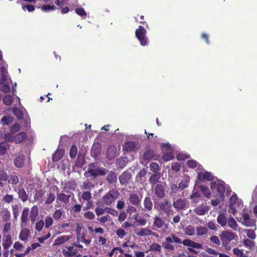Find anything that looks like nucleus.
Listing matches in <instances>:
<instances>
[{"mask_svg":"<svg viewBox=\"0 0 257 257\" xmlns=\"http://www.w3.org/2000/svg\"><path fill=\"white\" fill-rule=\"evenodd\" d=\"M108 170L105 168L100 167L96 163L90 164L84 175L86 177H93L96 178L99 176H104Z\"/></svg>","mask_w":257,"mask_h":257,"instance_id":"nucleus-1","label":"nucleus"},{"mask_svg":"<svg viewBox=\"0 0 257 257\" xmlns=\"http://www.w3.org/2000/svg\"><path fill=\"white\" fill-rule=\"evenodd\" d=\"M172 205L167 199L162 201H155L154 208L159 211H162L167 215H170L172 212Z\"/></svg>","mask_w":257,"mask_h":257,"instance_id":"nucleus-2","label":"nucleus"},{"mask_svg":"<svg viewBox=\"0 0 257 257\" xmlns=\"http://www.w3.org/2000/svg\"><path fill=\"white\" fill-rule=\"evenodd\" d=\"M147 31L142 26H139V28L135 31V35L138 39L141 45L145 46L148 43V39L146 36Z\"/></svg>","mask_w":257,"mask_h":257,"instance_id":"nucleus-3","label":"nucleus"},{"mask_svg":"<svg viewBox=\"0 0 257 257\" xmlns=\"http://www.w3.org/2000/svg\"><path fill=\"white\" fill-rule=\"evenodd\" d=\"M242 206V203L241 201L237 200V197L236 194L232 195L229 201V208L232 213L234 214L237 212L236 208Z\"/></svg>","mask_w":257,"mask_h":257,"instance_id":"nucleus-4","label":"nucleus"},{"mask_svg":"<svg viewBox=\"0 0 257 257\" xmlns=\"http://www.w3.org/2000/svg\"><path fill=\"white\" fill-rule=\"evenodd\" d=\"M116 199V192L115 191H109L101 198L102 202L107 206H110Z\"/></svg>","mask_w":257,"mask_h":257,"instance_id":"nucleus-5","label":"nucleus"},{"mask_svg":"<svg viewBox=\"0 0 257 257\" xmlns=\"http://www.w3.org/2000/svg\"><path fill=\"white\" fill-rule=\"evenodd\" d=\"M237 236L233 233L228 231H223L220 235L221 240L222 242V245L226 246L230 241L234 239Z\"/></svg>","mask_w":257,"mask_h":257,"instance_id":"nucleus-6","label":"nucleus"},{"mask_svg":"<svg viewBox=\"0 0 257 257\" xmlns=\"http://www.w3.org/2000/svg\"><path fill=\"white\" fill-rule=\"evenodd\" d=\"M127 203L135 206L139 207L141 205V199L139 198V197L137 194L131 193L128 195Z\"/></svg>","mask_w":257,"mask_h":257,"instance_id":"nucleus-7","label":"nucleus"},{"mask_svg":"<svg viewBox=\"0 0 257 257\" xmlns=\"http://www.w3.org/2000/svg\"><path fill=\"white\" fill-rule=\"evenodd\" d=\"M173 207L177 210H184L188 207V202L185 199H173Z\"/></svg>","mask_w":257,"mask_h":257,"instance_id":"nucleus-8","label":"nucleus"},{"mask_svg":"<svg viewBox=\"0 0 257 257\" xmlns=\"http://www.w3.org/2000/svg\"><path fill=\"white\" fill-rule=\"evenodd\" d=\"M209 210V206L206 202L199 205L194 209V212L198 215H204Z\"/></svg>","mask_w":257,"mask_h":257,"instance_id":"nucleus-9","label":"nucleus"},{"mask_svg":"<svg viewBox=\"0 0 257 257\" xmlns=\"http://www.w3.org/2000/svg\"><path fill=\"white\" fill-rule=\"evenodd\" d=\"M154 193L159 199H163L165 196V190L163 183L157 184L154 188Z\"/></svg>","mask_w":257,"mask_h":257,"instance_id":"nucleus-10","label":"nucleus"},{"mask_svg":"<svg viewBox=\"0 0 257 257\" xmlns=\"http://www.w3.org/2000/svg\"><path fill=\"white\" fill-rule=\"evenodd\" d=\"M29 209L27 207H25L23 209L22 214L21 217V223L20 226L21 228L25 227L29 223Z\"/></svg>","mask_w":257,"mask_h":257,"instance_id":"nucleus-11","label":"nucleus"},{"mask_svg":"<svg viewBox=\"0 0 257 257\" xmlns=\"http://www.w3.org/2000/svg\"><path fill=\"white\" fill-rule=\"evenodd\" d=\"M132 176V173L128 170L123 172L119 177L120 184L126 185L129 183Z\"/></svg>","mask_w":257,"mask_h":257,"instance_id":"nucleus-12","label":"nucleus"},{"mask_svg":"<svg viewBox=\"0 0 257 257\" xmlns=\"http://www.w3.org/2000/svg\"><path fill=\"white\" fill-rule=\"evenodd\" d=\"M143 206L142 208V211H151L152 210L153 204L150 197L146 196L145 197L143 201Z\"/></svg>","mask_w":257,"mask_h":257,"instance_id":"nucleus-13","label":"nucleus"},{"mask_svg":"<svg viewBox=\"0 0 257 257\" xmlns=\"http://www.w3.org/2000/svg\"><path fill=\"white\" fill-rule=\"evenodd\" d=\"M101 152V146L98 143H94L91 147L90 154L91 157L96 158L99 156Z\"/></svg>","mask_w":257,"mask_h":257,"instance_id":"nucleus-14","label":"nucleus"},{"mask_svg":"<svg viewBox=\"0 0 257 257\" xmlns=\"http://www.w3.org/2000/svg\"><path fill=\"white\" fill-rule=\"evenodd\" d=\"M117 156L116 147L114 145L110 146L106 151V157L108 160H112Z\"/></svg>","mask_w":257,"mask_h":257,"instance_id":"nucleus-15","label":"nucleus"},{"mask_svg":"<svg viewBox=\"0 0 257 257\" xmlns=\"http://www.w3.org/2000/svg\"><path fill=\"white\" fill-rule=\"evenodd\" d=\"M14 190L16 192H17L18 197L22 201L25 202L27 201L28 199V194L27 193L24 188H18L17 190L15 189Z\"/></svg>","mask_w":257,"mask_h":257,"instance_id":"nucleus-16","label":"nucleus"},{"mask_svg":"<svg viewBox=\"0 0 257 257\" xmlns=\"http://www.w3.org/2000/svg\"><path fill=\"white\" fill-rule=\"evenodd\" d=\"M25 157L24 155L17 156L14 159V163L15 166L17 168H22L25 164Z\"/></svg>","mask_w":257,"mask_h":257,"instance_id":"nucleus-17","label":"nucleus"},{"mask_svg":"<svg viewBox=\"0 0 257 257\" xmlns=\"http://www.w3.org/2000/svg\"><path fill=\"white\" fill-rule=\"evenodd\" d=\"M139 148V145L134 142H128L125 144L123 149L126 151H135Z\"/></svg>","mask_w":257,"mask_h":257,"instance_id":"nucleus-18","label":"nucleus"},{"mask_svg":"<svg viewBox=\"0 0 257 257\" xmlns=\"http://www.w3.org/2000/svg\"><path fill=\"white\" fill-rule=\"evenodd\" d=\"M161 173H154L151 175L149 178V182L152 188L157 185V183L160 182L159 180L161 178Z\"/></svg>","mask_w":257,"mask_h":257,"instance_id":"nucleus-19","label":"nucleus"},{"mask_svg":"<svg viewBox=\"0 0 257 257\" xmlns=\"http://www.w3.org/2000/svg\"><path fill=\"white\" fill-rule=\"evenodd\" d=\"M182 243L185 246H190L194 248L200 249L202 248L201 244L195 242L189 239L184 240Z\"/></svg>","mask_w":257,"mask_h":257,"instance_id":"nucleus-20","label":"nucleus"},{"mask_svg":"<svg viewBox=\"0 0 257 257\" xmlns=\"http://www.w3.org/2000/svg\"><path fill=\"white\" fill-rule=\"evenodd\" d=\"M197 177L201 181L206 179L208 181H213L214 179V176L210 173L208 172L198 173Z\"/></svg>","mask_w":257,"mask_h":257,"instance_id":"nucleus-21","label":"nucleus"},{"mask_svg":"<svg viewBox=\"0 0 257 257\" xmlns=\"http://www.w3.org/2000/svg\"><path fill=\"white\" fill-rule=\"evenodd\" d=\"M38 214L39 210L38 206L36 205L33 206L30 213V219L32 223H34L36 220Z\"/></svg>","mask_w":257,"mask_h":257,"instance_id":"nucleus-22","label":"nucleus"},{"mask_svg":"<svg viewBox=\"0 0 257 257\" xmlns=\"http://www.w3.org/2000/svg\"><path fill=\"white\" fill-rule=\"evenodd\" d=\"M70 197V194H65L63 193H60L59 194H57V199L66 205L69 203Z\"/></svg>","mask_w":257,"mask_h":257,"instance_id":"nucleus-23","label":"nucleus"},{"mask_svg":"<svg viewBox=\"0 0 257 257\" xmlns=\"http://www.w3.org/2000/svg\"><path fill=\"white\" fill-rule=\"evenodd\" d=\"M243 221L242 223L247 226H252L255 225V221L254 219H250L248 214H243Z\"/></svg>","mask_w":257,"mask_h":257,"instance_id":"nucleus-24","label":"nucleus"},{"mask_svg":"<svg viewBox=\"0 0 257 257\" xmlns=\"http://www.w3.org/2000/svg\"><path fill=\"white\" fill-rule=\"evenodd\" d=\"M128 159L127 157H120L116 161V164L117 169L123 168L128 163Z\"/></svg>","mask_w":257,"mask_h":257,"instance_id":"nucleus-25","label":"nucleus"},{"mask_svg":"<svg viewBox=\"0 0 257 257\" xmlns=\"http://www.w3.org/2000/svg\"><path fill=\"white\" fill-rule=\"evenodd\" d=\"M71 238V236L68 235H63L59 237H58L55 240V243H54V245H59L61 244H63L68 240H69Z\"/></svg>","mask_w":257,"mask_h":257,"instance_id":"nucleus-26","label":"nucleus"},{"mask_svg":"<svg viewBox=\"0 0 257 257\" xmlns=\"http://www.w3.org/2000/svg\"><path fill=\"white\" fill-rule=\"evenodd\" d=\"M107 176L106 177V180L110 184H115L117 182V176L115 173L112 171H108Z\"/></svg>","mask_w":257,"mask_h":257,"instance_id":"nucleus-27","label":"nucleus"},{"mask_svg":"<svg viewBox=\"0 0 257 257\" xmlns=\"http://www.w3.org/2000/svg\"><path fill=\"white\" fill-rule=\"evenodd\" d=\"M22 230L20 233L19 237L23 241H27L30 235V231L25 227L21 228Z\"/></svg>","mask_w":257,"mask_h":257,"instance_id":"nucleus-28","label":"nucleus"},{"mask_svg":"<svg viewBox=\"0 0 257 257\" xmlns=\"http://www.w3.org/2000/svg\"><path fill=\"white\" fill-rule=\"evenodd\" d=\"M201 195L197 192H193L190 196V198L191 200V204L195 206L199 202Z\"/></svg>","mask_w":257,"mask_h":257,"instance_id":"nucleus-29","label":"nucleus"},{"mask_svg":"<svg viewBox=\"0 0 257 257\" xmlns=\"http://www.w3.org/2000/svg\"><path fill=\"white\" fill-rule=\"evenodd\" d=\"M217 190L219 194H220V197L222 200L224 199V193L225 192L224 183L222 181H218L217 184Z\"/></svg>","mask_w":257,"mask_h":257,"instance_id":"nucleus-30","label":"nucleus"},{"mask_svg":"<svg viewBox=\"0 0 257 257\" xmlns=\"http://www.w3.org/2000/svg\"><path fill=\"white\" fill-rule=\"evenodd\" d=\"M64 153V151L63 149L57 150L53 155V161L55 162H58L63 157Z\"/></svg>","mask_w":257,"mask_h":257,"instance_id":"nucleus-31","label":"nucleus"},{"mask_svg":"<svg viewBox=\"0 0 257 257\" xmlns=\"http://www.w3.org/2000/svg\"><path fill=\"white\" fill-rule=\"evenodd\" d=\"M164 224V221L159 216L155 215L154 217L153 225L157 227L158 228H161Z\"/></svg>","mask_w":257,"mask_h":257,"instance_id":"nucleus-32","label":"nucleus"},{"mask_svg":"<svg viewBox=\"0 0 257 257\" xmlns=\"http://www.w3.org/2000/svg\"><path fill=\"white\" fill-rule=\"evenodd\" d=\"M10 148V146L7 143H0V156L6 154Z\"/></svg>","mask_w":257,"mask_h":257,"instance_id":"nucleus-33","label":"nucleus"},{"mask_svg":"<svg viewBox=\"0 0 257 257\" xmlns=\"http://www.w3.org/2000/svg\"><path fill=\"white\" fill-rule=\"evenodd\" d=\"M8 182L14 187L19 183V178L16 175L14 174H11L9 176Z\"/></svg>","mask_w":257,"mask_h":257,"instance_id":"nucleus-34","label":"nucleus"},{"mask_svg":"<svg viewBox=\"0 0 257 257\" xmlns=\"http://www.w3.org/2000/svg\"><path fill=\"white\" fill-rule=\"evenodd\" d=\"M56 196L54 193L49 191L46 195V199L45 204L46 205L51 204L55 199Z\"/></svg>","mask_w":257,"mask_h":257,"instance_id":"nucleus-35","label":"nucleus"},{"mask_svg":"<svg viewBox=\"0 0 257 257\" xmlns=\"http://www.w3.org/2000/svg\"><path fill=\"white\" fill-rule=\"evenodd\" d=\"M7 69L4 67L2 66L0 67V83H4L7 80Z\"/></svg>","mask_w":257,"mask_h":257,"instance_id":"nucleus-36","label":"nucleus"},{"mask_svg":"<svg viewBox=\"0 0 257 257\" xmlns=\"http://www.w3.org/2000/svg\"><path fill=\"white\" fill-rule=\"evenodd\" d=\"M166 242L165 243H163V246H164L165 248L169 250H174L175 249L174 246L171 244L173 243V240H172L169 237H167L166 238Z\"/></svg>","mask_w":257,"mask_h":257,"instance_id":"nucleus-37","label":"nucleus"},{"mask_svg":"<svg viewBox=\"0 0 257 257\" xmlns=\"http://www.w3.org/2000/svg\"><path fill=\"white\" fill-rule=\"evenodd\" d=\"M3 246L5 250H8L11 246L12 241L11 236L7 235L5 236V238L3 239Z\"/></svg>","mask_w":257,"mask_h":257,"instance_id":"nucleus-38","label":"nucleus"},{"mask_svg":"<svg viewBox=\"0 0 257 257\" xmlns=\"http://www.w3.org/2000/svg\"><path fill=\"white\" fill-rule=\"evenodd\" d=\"M27 135L24 132L19 133L15 136V142L16 143H21L25 140Z\"/></svg>","mask_w":257,"mask_h":257,"instance_id":"nucleus-39","label":"nucleus"},{"mask_svg":"<svg viewBox=\"0 0 257 257\" xmlns=\"http://www.w3.org/2000/svg\"><path fill=\"white\" fill-rule=\"evenodd\" d=\"M155 157V153L153 151L148 150L143 154V158L146 160L153 159Z\"/></svg>","mask_w":257,"mask_h":257,"instance_id":"nucleus-40","label":"nucleus"},{"mask_svg":"<svg viewBox=\"0 0 257 257\" xmlns=\"http://www.w3.org/2000/svg\"><path fill=\"white\" fill-rule=\"evenodd\" d=\"M217 221L222 226H224L226 225L227 223V218L223 214H220L217 216Z\"/></svg>","mask_w":257,"mask_h":257,"instance_id":"nucleus-41","label":"nucleus"},{"mask_svg":"<svg viewBox=\"0 0 257 257\" xmlns=\"http://www.w3.org/2000/svg\"><path fill=\"white\" fill-rule=\"evenodd\" d=\"M94 185L91 182L87 180L83 182L82 188L86 191H90L94 188Z\"/></svg>","mask_w":257,"mask_h":257,"instance_id":"nucleus-42","label":"nucleus"},{"mask_svg":"<svg viewBox=\"0 0 257 257\" xmlns=\"http://www.w3.org/2000/svg\"><path fill=\"white\" fill-rule=\"evenodd\" d=\"M15 199L13 195L6 194L3 197L2 201L6 203L10 204Z\"/></svg>","mask_w":257,"mask_h":257,"instance_id":"nucleus-43","label":"nucleus"},{"mask_svg":"<svg viewBox=\"0 0 257 257\" xmlns=\"http://www.w3.org/2000/svg\"><path fill=\"white\" fill-rule=\"evenodd\" d=\"M1 216L3 221H8L11 218V212L8 209H5L1 212Z\"/></svg>","mask_w":257,"mask_h":257,"instance_id":"nucleus-44","label":"nucleus"},{"mask_svg":"<svg viewBox=\"0 0 257 257\" xmlns=\"http://www.w3.org/2000/svg\"><path fill=\"white\" fill-rule=\"evenodd\" d=\"M184 232L186 235H193L195 233V229L192 225H188L184 228Z\"/></svg>","mask_w":257,"mask_h":257,"instance_id":"nucleus-45","label":"nucleus"},{"mask_svg":"<svg viewBox=\"0 0 257 257\" xmlns=\"http://www.w3.org/2000/svg\"><path fill=\"white\" fill-rule=\"evenodd\" d=\"M81 198L83 200V201H86L87 202H89L92 199V194L90 192V191H86L81 195Z\"/></svg>","mask_w":257,"mask_h":257,"instance_id":"nucleus-46","label":"nucleus"},{"mask_svg":"<svg viewBox=\"0 0 257 257\" xmlns=\"http://www.w3.org/2000/svg\"><path fill=\"white\" fill-rule=\"evenodd\" d=\"M199 188L206 197L209 198L211 197V193L207 187L204 185H200Z\"/></svg>","mask_w":257,"mask_h":257,"instance_id":"nucleus-47","label":"nucleus"},{"mask_svg":"<svg viewBox=\"0 0 257 257\" xmlns=\"http://www.w3.org/2000/svg\"><path fill=\"white\" fill-rule=\"evenodd\" d=\"M139 236H146L147 235L154 234V233L150 230L147 228H141L140 231L137 233Z\"/></svg>","mask_w":257,"mask_h":257,"instance_id":"nucleus-48","label":"nucleus"},{"mask_svg":"<svg viewBox=\"0 0 257 257\" xmlns=\"http://www.w3.org/2000/svg\"><path fill=\"white\" fill-rule=\"evenodd\" d=\"M62 252L65 257H72L76 254L78 250L77 249L73 248L72 251L70 252V251H66L65 249H63Z\"/></svg>","mask_w":257,"mask_h":257,"instance_id":"nucleus-49","label":"nucleus"},{"mask_svg":"<svg viewBox=\"0 0 257 257\" xmlns=\"http://www.w3.org/2000/svg\"><path fill=\"white\" fill-rule=\"evenodd\" d=\"M3 101L6 105L10 106L13 101L12 96L11 95H5L3 98Z\"/></svg>","mask_w":257,"mask_h":257,"instance_id":"nucleus-50","label":"nucleus"},{"mask_svg":"<svg viewBox=\"0 0 257 257\" xmlns=\"http://www.w3.org/2000/svg\"><path fill=\"white\" fill-rule=\"evenodd\" d=\"M150 168L154 173H159L158 171L160 170L159 164L157 163H151L150 164Z\"/></svg>","mask_w":257,"mask_h":257,"instance_id":"nucleus-51","label":"nucleus"},{"mask_svg":"<svg viewBox=\"0 0 257 257\" xmlns=\"http://www.w3.org/2000/svg\"><path fill=\"white\" fill-rule=\"evenodd\" d=\"M228 224L233 229L237 230V224L233 218L231 217L228 219Z\"/></svg>","mask_w":257,"mask_h":257,"instance_id":"nucleus-52","label":"nucleus"},{"mask_svg":"<svg viewBox=\"0 0 257 257\" xmlns=\"http://www.w3.org/2000/svg\"><path fill=\"white\" fill-rule=\"evenodd\" d=\"M77 154V148L76 145H72L69 152V156L71 159L75 158Z\"/></svg>","mask_w":257,"mask_h":257,"instance_id":"nucleus-53","label":"nucleus"},{"mask_svg":"<svg viewBox=\"0 0 257 257\" xmlns=\"http://www.w3.org/2000/svg\"><path fill=\"white\" fill-rule=\"evenodd\" d=\"M4 138L6 143L15 142V136H14L12 133L5 134Z\"/></svg>","mask_w":257,"mask_h":257,"instance_id":"nucleus-54","label":"nucleus"},{"mask_svg":"<svg viewBox=\"0 0 257 257\" xmlns=\"http://www.w3.org/2000/svg\"><path fill=\"white\" fill-rule=\"evenodd\" d=\"M64 213V211L63 209L56 210L53 214V217L57 220L59 219L62 215Z\"/></svg>","mask_w":257,"mask_h":257,"instance_id":"nucleus-55","label":"nucleus"},{"mask_svg":"<svg viewBox=\"0 0 257 257\" xmlns=\"http://www.w3.org/2000/svg\"><path fill=\"white\" fill-rule=\"evenodd\" d=\"M76 187V184L75 181H69L65 184V188L72 190H74Z\"/></svg>","mask_w":257,"mask_h":257,"instance_id":"nucleus-56","label":"nucleus"},{"mask_svg":"<svg viewBox=\"0 0 257 257\" xmlns=\"http://www.w3.org/2000/svg\"><path fill=\"white\" fill-rule=\"evenodd\" d=\"M207 232V229L203 226H200L197 228V235L198 236L205 234Z\"/></svg>","mask_w":257,"mask_h":257,"instance_id":"nucleus-57","label":"nucleus"},{"mask_svg":"<svg viewBox=\"0 0 257 257\" xmlns=\"http://www.w3.org/2000/svg\"><path fill=\"white\" fill-rule=\"evenodd\" d=\"M13 112L18 118H22L23 116L22 111L16 107L13 108Z\"/></svg>","mask_w":257,"mask_h":257,"instance_id":"nucleus-58","label":"nucleus"},{"mask_svg":"<svg viewBox=\"0 0 257 257\" xmlns=\"http://www.w3.org/2000/svg\"><path fill=\"white\" fill-rule=\"evenodd\" d=\"M188 179L184 180L182 181H181L178 185V188L179 189H180L181 190L185 189L188 186Z\"/></svg>","mask_w":257,"mask_h":257,"instance_id":"nucleus-59","label":"nucleus"},{"mask_svg":"<svg viewBox=\"0 0 257 257\" xmlns=\"http://www.w3.org/2000/svg\"><path fill=\"white\" fill-rule=\"evenodd\" d=\"M150 250L157 251L160 252L161 250V246L157 243H153L150 245Z\"/></svg>","mask_w":257,"mask_h":257,"instance_id":"nucleus-60","label":"nucleus"},{"mask_svg":"<svg viewBox=\"0 0 257 257\" xmlns=\"http://www.w3.org/2000/svg\"><path fill=\"white\" fill-rule=\"evenodd\" d=\"M1 121L4 124L9 125L12 121V118L9 116H3L1 119Z\"/></svg>","mask_w":257,"mask_h":257,"instance_id":"nucleus-61","label":"nucleus"},{"mask_svg":"<svg viewBox=\"0 0 257 257\" xmlns=\"http://www.w3.org/2000/svg\"><path fill=\"white\" fill-rule=\"evenodd\" d=\"M169 237L173 240V242L177 243H182V242L181 239L174 234L172 233Z\"/></svg>","mask_w":257,"mask_h":257,"instance_id":"nucleus-62","label":"nucleus"},{"mask_svg":"<svg viewBox=\"0 0 257 257\" xmlns=\"http://www.w3.org/2000/svg\"><path fill=\"white\" fill-rule=\"evenodd\" d=\"M246 235L247 237L251 239H254L256 237V235L254 231L253 230L247 229L246 231Z\"/></svg>","mask_w":257,"mask_h":257,"instance_id":"nucleus-63","label":"nucleus"},{"mask_svg":"<svg viewBox=\"0 0 257 257\" xmlns=\"http://www.w3.org/2000/svg\"><path fill=\"white\" fill-rule=\"evenodd\" d=\"M53 220L51 217L47 216L45 219V227L48 228L53 224Z\"/></svg>","mask_w":257,"mask_h":257,"instance_id":"nucleus-64","label":"nucleus"}]
</instances>
